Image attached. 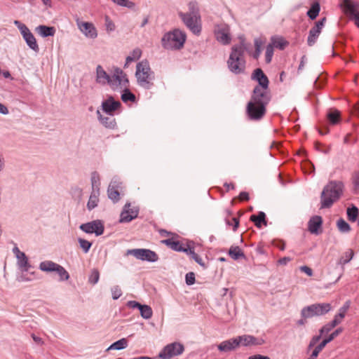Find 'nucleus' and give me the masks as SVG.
<instances>
[{
  "label": "nucleus",
  "mask_w": 359,
  "mask_h": 359,
  "mask_svg": "<svg viewBox=\"0 0 359 359\" xmlns=\"http://www.w3.org/2000/svg\"><path fill=\"white\" fill-rule=\"evenodd\" d=\"M248 50V44L244 39H241L238 45L231 47V50L227 60V67L234 74H240L245 72L246 61L245 51Z\"/></svg>",
  "instance_id": "1"
},
{
  "label": "nucleus",
  "mask_w": 359,
  "mask_h": 359,
  "mask_svg": "<svg viewBox=\"0 0 359 359\" xmlns=\"http://www.w3.org/2000/svg\"><path fill=\"white\" fill-rule=\"evenodd\" d=\"M344 184L341 181L331 180L320 194V208H329L343 194Z\"/></svg>",
  "instance_id": "2"
},
{
  "label": "nucleus",
  "mask_w": 359,
  "mask_h": 359,
  "mask_svg": "<svg viewBox=\"0 0 359 359\" xmlns=\"http://www.w3.org/2000/svg\"><path fill=\"white\" fill-rule=\"evenodd\" d=\"M135 76L138 85L144 89L149 90L154 86V74L147 60L137 64Z\"/></svg>",
  "instance_id": "3"
},
{
  "label": "nucleus",
  "mask_w": 359,
  "mask_h": 359,
  "mask_svg": "<svg viewBox=\"0 0 359 359\" xmlns=\"http://www.w3.org/2000/svg\"><path fill=\"white\" fill-rule=\"evenodd\" d=\"M185 32L175 29L172 32L165 33L161 39L162 46L167 50H179L182 48L186 41Z\"/></svg>",
  "instance_id": "4"
},
{
  "label": "nucleus",
  "mask_w": 359,
  "mask_h": 359,
  "mask_svg": "<svg viewBox=\"0 0 359 359\" xmlns=\"http://www.w3.org/2000/svg\"><path fill=\"white\" fill-rule=\"evenodd\" d=\"M332 309L329 303H318L304 306L301 311V316L304 318H311L325 315Z\"/></svg>",
  "instance_id": "5"
},
{
  "label": "nucleus",
  "mask_w": 359,
  "mask_h": 359,
  "mask_svg": "<svg viewBox=\"0 0 359 359\" xmlns=\"http://www.w3.org/2000/svg\"><path fill=\"white\" fill-rule=\"evenodd\" d=\"M178 15L184 25L195 35H199L201 32V18L194 15L184 14V12H178Z\"/></svg>",
  "instance_id": "6"
},
{
  "label": "nucleus",
  "mask_w": 359,
  "mask_h": 359,
  "mask_svg": "<svg viewBox=\"0 0 359 359\" xmlns=\"http://www.w3.org/2000/svg\"><path fill=\"white\" fill-rule=\"evenodd\" d=\"M14 25L20 30V34H22L24 40L25 41L29 48L34 52L38 53L39 50L38 43L36 42L35 36L31 32L29 29L25 24L22 23L19 20H15Z\"/></svg>",
  "instance_id": "7"
},
{
  "label": "nucleus",
  "mask_w": 359,
  "mask_h": 359,
  "mask_svg": "<svg viewBox=\"0 0 359 359\" xmlns=\"http://www.w3.org/2000/svg\"><path fill=\"white\" fill-rule=\"evenodd\" d=\"M113 90L122 89L129 86L126 74L120 68H115L109 84Z\"/></svg>",
  "instance_id": "8"
},
{
  "label": "nucleus",
  "mask_w": 359,
  "mask_h": 359,
  "mask_svg": "<svg viewBox=\"0 0 359 359\" xmlns=\"http://www.w3.org/2000/svg\"><path fill=\"white\" fill-rule=\"evenodd\" d=\"M126 255H133L137 259L149 262H155L158 259V256L155 252L144 248L128 250Z\"/></svg>",
  "instance_id": "9"
},
{
  "label": "nucleus",
  "mask_w": 359,
  "mask_h": 359,
  "mask_svg": "<svg viewBox=\"0 0 359 359\" xmlns=\"http://www.w3.org/2000/svg\"><path fill=\"white\" fill-rule=\"evenodd\" d=\"M271 100L269 88L255 87L250 102L266 108Z\"/></svg>",
  "instance_id": "10"
},
{
  "label": "nucleus",
  "mask_w": 359,
  "mask_h": 359,
  "mask_svg": "<svg viewBox=\"0 0 359 359\" xmlns=\"http://www.w3.org/2000/svg\"><path fill=\"white\" fill-rule=\"evenodd\" d=\"M215 36L218 42L223 45H228L231 43V35L230 27L226 23L217 24L214 28Z\"/></svg>",
  "instance_id": "11"
},
{
  "label": "nucleus",
  "mask_w": 359,
  "mask_h": 359,
  "mask_svg": "<svg viewBox=\"0 0 359 359\" xmlns=\"http://www.w3.org/2000/svg\"><path fill=\"white\" fill-rule=\"evenodd\" d=\"M184 346L180 342H173L166 345L159 353L158 356L163 359H170L182 354Z\"/></svg>",
  "instance_id": "12"
},
{
  "label": "nucleus",
  "mask_w": 359,
  "mask_h": 359,
  "mask_svg": "<svg viewBox=\"0 0 359 359\" xmlns=\"http://www.w3.org/2000/svg\"><path fill=\"white\" fill-rule=\"evenodd\" d=\"M79 228L86 233H94L97 236L102 235L104 229L102 221L99 219L82 224Z\"/></svg>",
  "instance_id": "13"
},
{
  "label": "nucleus",
  "mask_w": 359,
  "mask_h": 359,
  "mask_svg": "<svg viewBox=\"0 0 359 359\" xmlns=\"http://www.w3.org/2000/svg\"><path fill=\"white\" fill-rule=\"evenodd\" d=\"M76 25L80 32L88 39H94L97 36V31L92 22L76 20Z\"/></svg>",
  "instance_id": "14"
},
{
  "label": "nucleus",
  "mask_w": 359,
  "mask_h": 359,
  "mask_svg": "<svg viewBox=\"0 0 359 359\" xmlns=\"http://www.w3.org/2000/svg\"><path fill=\"white\" fill-rule=\"evenodd\" d=\"M138 212L139 209L137 207H131L130 203H127L121 213L119 222L121 223L129 222L137 217Z\"/></svg>",
  "instance_id": "15"
},
{
  "label": "nucleus",
  "mask_w": 359,
  "mask_h": 359,
  "mask_svg": "<svg viewBox=\"0 0 359 359\" xmlns=\"http://www.w3.org/2000/svg\"><path fill=\"white\" fill-rule=\"evenodd\" d=\"M246 112L250 119L260 120L266 113V108L249 102L247 104Z\"/></svg>",
  "instance_id": "16"
},
{
  "label": "nucleus",
  "mask_w": 359,
  "mask_h": 359,
  "mask_svg": "<svg viewBox=\"0 0 359 359\" xmlns=\"http://www.w3.org/2000/svg\"><path fill=\"white\" fill-rule=\"evenodd\" d=\"M121 104L119 101L114 100V97L110 96L102 102V109L109 116H114V113L116 111Z\"/></svg>",
  "instance_id": "17"
},
{
  "label": "nucleus",
  "mask_w": 359,
  "mask_h": 359,
  "mask_svg": "<svg viewBox=\"0 0 359 359\" xmlns=\"http://www.w3.org/2000/svg\"><path fill=\"white\" fill-rule=\"evenodd\" d=\"M345 14L349 19L359 14V4L352 0H344L341 4Z\"/></svg>",
  "instance_id": "18"
},
{
  "label": "nucleus",
  "mask_w": 359,
  "mask_h": 359,
  "mask_svg": "<svg viewBox=\"0 0 359 359\" xmlns=\"http://www.w3.org/2000/svg\"><path fill=\"white\" fill-rule=\"evenodd\" d=\"M239 345L244 346H252V345H262L264 341L260 338H256L252 335L244 334L236 337Z\"/></svg>",
  "instance_id": "19"
},
{
  "label": "nucleus",
  "mask_w": 359,
  "mask_h": 359,
  "mask_svg": "<svg viewBox=\"0 0 359 359\" xmlns=\"http://www.w3.org/2000/svg\"><path fill=\"white\" fill-rule=\"evenodd\" d=\"M252 79L258 82V85L255 87L269 88V79L261 69L258 68L254 71L252 74Z\"/></svg>",
  "instance_id": "20"
},
{
  "label": "nucleus",
  "mask_w": 359,
  "mask_h": 359,
  "mask_svg": "<svg viewBox=\"0 0 359 359\" xmlns=\"http://www.w3.org/2000/svg\"><path fill=\"white\" fill-rule=\"evenodd\" d=\"M111 76L103 69L101 65L96 67V82L100 85L109 84Z\"/></svg>",
  "instance_id": "21"
},
{
  "label": "nucleus",
  "mask_w": 359,
  "mask_h": 359,
  "mask_svg": "<svg viewBox=\"0 0 359 359\" xmlns=\"http://www.w3.org/2000/svg\"><path fill=\"white\" fill-rule=\"evenodd\" d=\"M97 119L100 122L102 125L104 127L113 129L116 126V121L115 118H113V116H104L99 109L96 111Z\"/></svg>",
  "instance_id": "22"
},
{
  "label": "nucleus",
  "mask_w": 359,
  "mask_h": 359,
  "mask_svg": "<svg viewBox=\"0 0 359 359\" xmlns=\"http://www.w3.org/2000/svg\"><path fill=\"white\" fill-rule=\"evenodd\" d=\"M238 346L236 338H232L229 340L224 341L218 345V349L220 351L227 352L234 350Z\"/></svg>",
  "instance_id": "23"
},
{
  "label": "nucleus",
  "mask_w": 359,
  "mask_h": 359,
  "mask_svg": "<svg viewBox=\"0 0 359 359\" xmlns=\"http://www.w3.org/2000/svg\"><path fill=\"white\" fill-rule=\"evenodd\" d=\"M323 223L320 216L312 217L309 222V230L311 233L318 234V229Z\"/></svg>",
  "instance_id": "24"
},
{
  "label": "nucleus",
  "mask_w": 359,
  "mask_h": 359,
  "mask_svg": "<svg viewBox=\"0 0 359 359\" xmlns=\"http://www.w3.org/2000/svg\"><path fill=\"white\" fill-rule=\"evenodd\" d=\"M17 265L22 272H27L32 268V265L29 262L28 258L23 252L22 255L16 257Z\"/></svg>",
  "instance_id": "25"
},
{
  "label": "nucleus",
  "mask_w": 359,
  "mask_h": 359,
  "mask_svg": "<svg viewBox=\"0 0 359 359\" xmlns=\"http://www.w3.org/2000/svg\"><path fill=\"white\" fill-rule=\"evenodd\" d=\"M162 243L170 247L172 250L177 252H184L188 253V248H184L177 241H173L172 238L162 241Z\"/></svg>",
  "instance_id": "26"
},
{
  "label": "nucleus",
  "mask_w": 359,
  "mask_h": 359,
  "mask_svg": "<svg viewBox=\"0 0 359 359\" xmlns=\"http://www.w3.org/2000/svg\"><path fill=\"white\" fill-rule=\"evenodd\" d=\"M36 32L42 37L53 36L55 33V29L53 27L46 25H39L36 28Z\"/></svg>",
  "instance_id": "27"
},
{
  "label": "nucleus",
  "mask_w": 359,
  "mask_h": 359,
  "mask_svg": "<svg viewBox=\"0 0 359 359\" xmlns=\"http://www.w3.org/2000/svg\"><path fill=\"white\" fill-rule=\"evenodd\" d=\"M58 265H59L58 264H57L53 261L46 260V261L41 262L39 264V268L42 271L50 273V272H55V271L56 270L57 266Z\"/></svg>",
  "instance_id": "28"
},
{
  "label": "nucleus",
  "mask_w": 359,
  "mask_h": 359,
  "mask_svg": "<svg viewBox=\"0 0 359 359\" xmlns=\"http://www.w3.org/2000/svg\"><path fill=\"white\" fill-rule=\"evenodd\" d=\"M351 302L350 301H346L344 305L339 309V313L334 316L332 320H337V325L341 323L343 318L345 317L346 313L348 309L350 308Z\"/></svg>",
  "instance_id": "29"
},
{
  "label": "nucleus",
  "mask_w": 359,
  "mask_h": 359,
  "mask_svg": "<svg viewBox=\"0 0 359 359\" xmlns=\"http://www.w3.org/2000/svg\"><path fill=\"white\" fill-rule=\"evenodd\" d=\"M142 55V50L141 49L137 48H135L129 55L126 57V64L124 65V67H127L128 64H130L132 62L136 61L140 58Z\"/></svg>",
  "instance_id": "30"
},
{
  "label": "nucleus",
  "mask_w": 359,
  "mask_h": 359,
  "mask_svg": "<svg viewBox=\"0 0 359 359\" xmlns=\"http://www.w3.org/2000/svg\"><path fill=\"white\" fill-rule=\"evenodd\" d=\"M266 215L264 212H259L258 215H252L250 217V220L252 221L255 224L260 228L262 226V224L263 223L264 225H266Z\"/></svg>",
  "instance_id": "31"
},
{
  "label": "nucleus",
  "mask_w": 359,
  "mask_h": 359,
  "mask_svg": "<svg viewBox=\"0 0 359 359\" xmlns=\"http://www.w3.org/2000/svg\"><path fill=\"white\" fill-rule=\"evenodd\" d=\"M99 195H100V192H97V191H92L91 192L89 200L87 203V208L89 210H91L97 206V203L99 201Z\"/></svg>",
  "instance_id": "32"
},
{
  "label": "nucleus",
  "mask_w": 359,
  "mask_h": 359,
  "mask_svg": "<svg viewBox=\"0 0 359 359\" xmlns=\"http://www.w3.org/2000/svg\"><path fill=\"white\" fill-rule=\"evenodd\" d=\"M128 346V340L125 338H122L112 344H111L107 348V351L110 350H122Z\"/></svg>",
  "instance_id": "33"
},
{
  "label": "nucleus",
  "mask_w": 359,
  "mask_h": 359,
  "mask_svg": "<svg viewBox=\"0 0 359 359\" xmlns=\"http://www.w3.org/2000/svg\"><path fill=\"white\" fill-rule=\"evenodd\" d=\"M90 181L92 186V191L100 192V177L97 172L95 171L92 172Z\"/></svg>",
  "instance_id": "34"
},
{
  "label": "nucleus",
  "mask_w": 359,
  "mask_h": 359,
  "mask_svg": "<svg viewBox=\"0 0 359 359\" xmlns=\"http://www.w3.org/2000/svg\"><path fill=\"white\" fill-rule=\"evenodd\" d=\"M184 14L201 17L198 4L196 1H191L188 4V11Z\"/></svg>",
  "instance_id": "35"
},
{
  "label": "nucleus",
  "mask_w": 359,
  "mask_h": 359,
  "mask_svg": "<svg viewBox=\"0 0 359 359\" xmlns=\"http://www.w3.org/2000/svg\"><path fill=\"white\" fill-rule=\"evenodd\" d=\"M321 32H320L318 29L312 27L310 31L307 39V43L309 46H312L315 44L316 42L317 39L318 38Z\"/></svg>",
  "instance_id": "36"
},
{
  "label": "nucleus",
  "mask_w": 359,
  "mask_h": 359,
  "mask_svg": "<svg viewBox=\"0 0 359 359\" xmlns=\"http://www.w3.org/2000/svg\"><path fill=\"white\" fill-rule=\"evenodd\" d=\"M229 255L234 260H237V259H240L241 257H245L243 252L241 251L240 248L238 247V246H236V247L232 246V247H231L229 250Z\"/></svg>",
  "instance_id": "37"
},
{
  "label": "nucleus",
  "mask_w": 359,
  "mask_h": 359,
  "mask_svg": "<svg viewBox=\"0 0 359 359\" xmlns=\"http://www.w3.org/2000/svg\"><path fill=\"white\" fill-rule=\"evenodd\" d=\"M320 4L318 2L316 1L312 5L311 8L307 12L308 16L311 19L314 20L318 15L320 12Z\"/></svg>",
  "instance_id": "38"
},
{
  "label": "nucleus",
  "mask_w": 359,
  "mask_h": 359,
  "mask_svg": "<svg viewBox=\"0 0 359 359\" xmlns=\"http://www.w3.org/2000/svg\"><path fill=\"white\" fill-rule=\"evenodd\" d=\"M55 272L59 276L60 281H65L67 280L69 278V274L68 271L61 265H58L57 266L56 270Z\"/></svg>",
  "instance_id": "39"
},
{
  "label": "nucleus",
  "mask_w": 359,
  "mask_h": 359,
  "mask_svg": "<svg viewBox=\"0 0 359 359\" xmlns=\"http://www.w3.org/2000/svg\"><path fill=\"white\" fill-rule=\"evenodd\" d=\"M123 91L121 99L124 102L128 101L134 102L135 100V95L130 92L128 87L121 89Z\"/></svg>",
  "instance_id": "40"
},
{
  "label": "nucleus",
  "mask_w": 359,
  "mask_h": 359,
  "mask_svg": "<svg viewBox=\"0 0 359 359\" xmlns=\"http://www.w3.org/2000/svg\"><path fill=\"white\" fill-rule=\"evenodd\" d=\"M108 197L111 199L114 203H116L119 200V190L114 189L112 185H109L107 189Z\"/></svg>",
  "instance_id": "41"
},
{
  "label": "nucleus",
  "mask_w": 359,
  "mask_h": 359,
  "mask_svg": "<svg viewBox=\"0 0 359 359\" xmlns=\"http://www.w3.org/2000/svg\"><path fill=\"white\" fill-rule=\"evenodd\" d=\"M140 312L141 316L144 319H149L151 318L153 311L151 308L148 305H141L140 308Z\"/></svg>",
  "instance_id": "42"
},
{
  "label": "nucleus",
  "mask_w": 359,
  "mask_h": 359,
  "mask_svg": "<svg viewBox=\"0 0 359 359\" xmlns=\"http://www.w3.org/2000/svg\"><path fill=\"white\" fill-rule=\"evenodd\" d=\"M271 44L273 46V48L276 47L283 50L287 46V43L281 37H272Z\"/></svg>",
  "instance_id": "43"
},
{
  "label": "nucleus",
  "mask_w": 359,
  "mask_h": 359,
  "mask_svg": "<svg viewBox=\"0 0 359 359\" xmlns=\"http://www.w3.org/2000/svg\"><path fill=\"white\" fill-rule=\"evenodd\" d=\"M263 41L260 38H256L254 40V44L255 50L252 53V57L255 59H257L262 53V46L263 45Z\"/></svg>",
  "instance_id": "44"
},
{
  "label": "nucleus",
  "mask_w": 359,
  "mask_h": 359,
  "mask_svg": "<svg viewBox=\"0 0 359 359\" xmlns=\"http://www.w3.org/2000/svg\"><path fill=\"white\" fill-rule=\"evenodd\" d=\"M327 118L332 124H337L340 120V112L338 110H332L327 114Z\"/></svg>",
  "instance_id": "45"
},
{
  "label": "nucleus",
  "mask_w": 359,
  "mask_h": 359,
  "mask_svg": "<svg viewBox=\"0 0 359 359\" xmlns=\"http://www.w3.org/2000/svg\"><path fill=\"white\" fill-rule=\"evenodd\" d=\"M358 216V209L353 205L347 209V217L349 221L354 222Z\"/></svg>",
  "instance_id": "46"
},
{
  "label": "nucleus",
  "mask_w": 359,
  "mask_h": 359,
  "mask_svg": "<svg viewBox=\"0 0 359 359\" xmlns=\"http://www.w3.org/2000/svg\"><path fill=\"white\" fill-rule=\"evenodd\" d=\"M337 226L341 233H348L351 231L350 225L343 219L337 220Z\"/></svg>",
  "instance_id": "47"
},
{
  "label": "nucleus",
  "mask_w": 359,
  "mask_h": 359,
  "mask_svg": "<svg viewBox=\"0 0 359 359\" xmlns=\"http://www.w3.org/2000/svg\"><path fill=\"white\" fill-rule=\"evenodd\" d=\"M104 27L105 30L108 34L111 33L116 29V25L112 20L108 16L105 15L104 18Z\"/></svg>",
  "instance_id": "48"
},
{
  "label": "nucleus",
  "mask_w": 359,
  "mask_h": 359,
  "mask_svg": "<svg viewBox=\"0 0 359 359\" xmlns=\"http://www.w3.org/2000/svg\"><path fill=\"white\" fill-rule=\"evenodd\" d=\"M353 255H354L353 251L351 249L348 250L341 257L339 263L341 265H344V264L348 263L353 259Z\"/></svg>",
  "instance_id": "49"
},
{
  "label": "nucleus",
  "mask_w": 359,
  "mask_h": 359,
  "mask_svg": "<svg viewBox=\"0 0 359 359\" xmlns=\"http://www.w3.org/2000/svg\"><path fill=\"white\" fill-rule=\"evenodd\" d=\"M100 279V273L97 269H93L88 277V283L92 285H95L98 283Z\"/></svg>",
  "instance_id": "50"
},
{
  "label": "nucleus",
  "mask_w": 359,
  "mask_h": 359,
  "mask_svg": "<svg viewBox=\"0 0 359 359\" xmlns=\"http://www.w3.org/2000/svg\"><path fill=\"white\" fill-rule=\"evenodd\" d=\"M78 242L83 252L88 253L92 246V243L81 238H78Z\"/></svg>",
  "instance_id": "51"
},
{
  "label": "nucleus",
  "mask_w": 359,
  "mask_h": 359,
  "mask_svg": "<svg viewBox=\"0 0 359 359\" xmlns=\"http://www.w3.org/2000/svg\"><path fill=\"white\" fill-rule=\"evenodd\" d=\"M188 255H190L191 258L198 263L200 266H203V268L205 267V264L204 262L203 261L202 258L197 255L194 250L191 248H188Z\"/></svg>",
  "instance_id": "52"
},
{
  "label": "nucleus",
  "mask_w": 359,
  "mask_h": 359,
  "mask_svg": "<svg viewBox=\"0 0 359 359\" xmlns=\"http://www.w3.org/2000/svg\"><path fill=\"white\" fill-rule=\"evenodd\" d=\"M337 325V320H332L330 323L326 324L324 325L320 330V333L321 334L324 333H327L330 331H331L334 327Z\"/></svg>",
  "instance_id": "53"
},
{
  "label": "nucleus",
  "mask_w": 359,
  "mask_h": 359,
  "mask_svg": "<svg viewBox=\"0 0 359 359\" xmlns=\"http://www.w3.org/2000/svg\"><path fill=\"white\" fill-rule=\"evenodd\" d=\"M118 6L126 7L128 8H133L135 6V4L128 0H111Z\"/></svg>",
  "instance_id": "54"
},
{
  "label": "nucleus",
  "mask_w": 359,
  "mask_h": 359,
  "mask_svg": "<svg viewBox=\"0 0 359 359\" xmlns=\"http://www.w3.org/2000/svg\"><path fill=\"white\" fill-rule=\"evenodd\" d=\"M273 55V48L271 44H269L266 48V62L269 63L271 61Z\"/></svg>",
  "instance_id": "55"
},
{
  "label": "nucleus",
  "mask_w": 359,
  "mask_h": 359,
  "mask_svg": "<svg viewBox=\"0 0 359 359\" xmlns=\"http://www.w3.org/2000/svg\"><path fill=\"white\" fill-rule=\"evenodd\" d=\"M113 299H118L122 295V291L119 286L115 285L111 288Z\"/></svg>",
  "instance_id": "56"
},
{
  "label": "nucleus",
  "mask_w": 359,
  "mask_h": 359,
  "mask_svg": "<svg viewBox=\"0 0 359 359\" xmlns=\"http://www.w3.org/2000/svg\"><path fill=\"white\" fill-rule=\"evenodd\" d=\"M109 185H112L114 189L120 190L122 188V182L118 177H114L109 183Z\"/></svg>",
  "instance_id": "57"
},
{
  "label": "nucleus",
  "mask_w": 359,
  "mask_h": 359,
  "mask_svg": "<svg viewBox=\"0 0 359 359\" xmlns=\"http://www.w3.org/2000/svg\"><path fill=\"white\" fill-rule=\"evenodd\" d=\"M186 283L189 285H191L195 283V274L193 272H189L186 274L185 276Z\"/></svg>",
  "instance_id": "58"
},
{
  "label": "nucleus",
  "mask_w": 359,
  "mask_h": 359,
  "mask_svg": "<svg viewBox=\"0 0 359 359\" xmlns=\"http://www.w3.org/2000/svg\"><path fill=\"white\" fill-rule=\"evenodd\" d=\"M353 184L355 189H359V171L355 172L353 175Z\"/></svg>",
  "instance_id": "59"
},
{
  "label": "nucleus",
  "mask_w": 359,
  "mask_h": 359,
  "mask_svg": "<svg viewBox=\"0 0 359 359\" xmlns=\"http://www.w3.org/2000/svg\"><path fill=\"white\" fill-rule=\"evenodd\" d=\"M142 304H140L139 302H136V301H128L126 304V306L128 307V308H130V309H137L140 310V308Z\"/></svg>",
  "instance_id": "60"
},
{
  "label": "nucleus",
  "mask_w": 359,
  "mask_h": 359,
  "mask_svg": "<svg viewBox=\"0 0 359 359\" xmlns=\"http://www.w3.org/2000/svg\"><path fill=\"white\" fill-rule=\"evenodd\" d=\"M320 338H321L320 333L319 335L313 337L309 342V348H311V347L314 346L318 342V341L320 339Z\"/></svg>",
  "instance_id": "61"
},
{
  "label": "nucleus",
  "mask_w": 359,
  "mask_h": 359,
  "mask_svg": "<svg viewBox=\"0 0 359 359\" xmlns=\"http://www.w3.org/2000/svg\"><path fill=\"white\" fill-rule=\"evenodd\" d=\"M342 331L341 328H338L334 330L327 339L330 341H332L337 336H338Z\"/></svg>",
  "instance_id": "62"
},
{
  "label": "nucleus",
  "mask_w": 359,
  "mask_h": 359,
  "mask_svg": "<svg viewBox=\"0 0 359 359\" xmlns=\"http://www.w3.org/2000/svg\"><path fill=\"white\" fill-rule=\"evenodd\" d=\"M300 270H301V271L307 274L309 276H311L313 275L312 269L307 266H301Z\"/></svg>",
  "instance_id": "63"
},
{
  "label": "nucleus",
  "mask_w": 359,
  "mask_h": 359,
  "mask_svg": "<svg viewBox=\"0 0 359 359\" xmlns=\"http://www.w3.org/2000/svg\"><path fill=\"white\" fill-rule=\"evenodd\" d=\"M248 359H271V358L266 355L256 354V355L250 356Z\"/></svg>",
  "instance_id": "64"
}]
</instances>
